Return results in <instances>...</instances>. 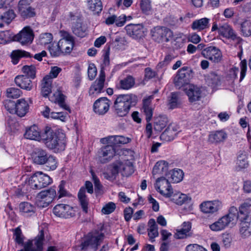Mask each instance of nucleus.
<instances>
[{"instance_id":"nucleus-1","label":"nucleus","mask_w":251,"mask_h":251,"mask_svg":"<svg viewBox=\"0 0 251 251\" xmlns=\"http://www.w3.org/2000/svg\"><path fill=\"white\" fill-rule=\"evenodd\" d=\"M43 139L47 147L54 152L64 151L66 146L65 135L63 133H54L52 128L46 126L42 134Z\"/></svg>"},{"instance_id":"nucleus-2","label":"nucleus","mask_w":251,"mask_h":251,"mask_svg":"<svg viewBox=\"0 0 251 251\" xmlns=\"http://www.w3.org/2000/svg\"><path fill=\"white\" fill-rule=\"evenodd\" d=\"M137 103V97L132 94H121L117 96L113 106L115 114L119 117H125L129 110Z\"/></svg>"},{"instance_id":"nucleus-3","label":"nucleus","mask_w":251,"mask_h":251,"mask_svg":"<svg viewBox=\"0 0 251 251\" xmlns=\"http://www.w3.org/2000/svg\"><path fill=\"white\" fill-rule=\"evenodd\" d=\"M33 162L38 165H44L47 171H53L57 167V160L56 158L49 154L47 151L41 148H36L34 150L31 154Z\"/></svg>"},{"instance_id":"nucleus-4","label":"nucleus","mask_w":251,"mask_h":251,"mask_svg":"<svg viewBox=\"0 0 251 251\" xmlns=\"http://www.w3.org/2000/svg\"><path fill=\"white\" fill-rule=\"evenodd\" d=\"M103 229V226H102L99 229L88 233L81 243V250L87 251L90 249L96 251L105 238V234L102 232Z\"/></svg>"},{"instance_id":"nucleus-5","label":"nucleus","mask_w":251,"mask_h":251,"mask_svg":"<svg viewBox=\"0 0 251 251\" xmlns=\"http://www.w3.org/2000/svg\"><path fill=\"white\" fill-rule=\"evenodd\" d=\"M238 209L231 206L227 214L222 216L218 220L209 226L211 230L215 231H221L226 227H232L236 224L238 219Z\"/></svg>"},{"instance_id":"nucleus-6","label":"nucleus","mask_w":251,"mask_h":251,"mask_svg":"<svg viewBox=\"0 0 251 251\" xmlns=\"http://www.w3.org/2000/svg\"><path fill=\"white\" fill-rule=\"evenodd\" d=\"M75 43L60 39L58 43L53 42L49 47V50L52 56L56 57L61 54L70 53L74 48Z\"/></svg>"},{"instance_id":"nucleus-7","label":"nucleus","mask_w":251,"mask_h":251,"mask_svg":"<svg viewBox=\"0 0 251 251\" xmlns=\"http://www.w3.org/2000/svg\"><path fill=\"white\" fill-rule=\"evenodd\" d=\"M151 34L152 39L158 43L168 42L173 35L170 29L161 26H157L151 29Z\"/></svg>"},{"instance_id":"nucleus-8","label":"nucleus","mask_w":251,"mask_h":251,"mask_svg":"<svg viewBox=\"0 0 251 251\" xmlns=\"http://www.w3.org/2000/svg\"><path fill=\"white\" fill-rule=\"evenodd\" d=\"M192 70L188 67H183L180 69L174 78L175 86L180 88L188 84L192 77Z\"/></svg>"},{"instance_id":"nucleus-9","label":"nucleus","mask_w":251,"mask_h":251,"mask_svg":"<svg viewBox=\"0 0 251 251\" xmlns=\"http://www.w3.org/2000/svg\"><path fill=\"white\" fill-rule=\"evenodd\" d=\"M34 34L29 26H25L14 36V41L19 42L22 45H27L32 43Z\"/></svg>"},{"instance_id":"nucleus-10","label":"nucleus","mask_w":251,"mask_h":251,"mask_svg":"<svg viewBox=\"0 0 251 251\" xmlns=\"http://www.w3.org/2000/svg\"><path fill=\"white\" fill-rule=\"evenodd\" d=\"M44 239V231L41 230L33 241L28 240L25 243L24 249L18 251H42Z\"/></svg>"},{"instance_id":"nucleus-11","label":"nucleus","mask_w":251,"mask_h":251,"mask_svg":"<svg viewBox=\"0 0 251 251\" xmlns=\"http://www.w3.org/2000/svg\"><path fill=\"white\" fill-rule=\"evenodd\" d=\"M201 54L205 58L215 63H219L222 59L221 51L214 46H209L204 48L201 51Z\"/></svg>"},{"instance_id":"nucleus-12","label":"nucleus","mask_w":251,"mask_h":251,"mask_svg":"<svg viewBox=\"0 0 251 251\" xmlns=\"http://www.w3.org/2000/svg\"><path fill=\"white\" fill-rule=\"evenodd\" d=\"M156 190L162 195L169 198L173 194V189L169 180L165 177L158 178L155 184Z\"/></svg>"},{"instance_id":"nucleus-13","label":"nucleus","mask_w":251,"mask_h":251,"mask_svg":"<svg viewBox=\"0 0 251 251\" xmlns=\"http://www.w3.org/2000/svg\"><path fill=\"white\" fill-rule=\"evenodd\" d=\"M53 213L56 216L63 218H69L75 215L72 207L69 205L62 203L57 204L54 207Z\"/></svg>"},{"instance_id":"nucleus-14","label":"nucleus","mask_w":251,"mask_h":251,"mask_svg":"<svg viewBox=\"0 0 251 251\" xmlns=\"http://www.w3.org/2000/svg\"><path fill=\"white\" fill-rule=\"evenodd\" d=\"M56 196V190L53 187L42 191L37 195L38 200L43 203V207L48 206Z\"/></svg>"},{"instance_id":"nucleus-15","label":"nucleus","mask_w":251,"mask_h":251,"mask_svg":"<svg viewBox=\"0 0 251 251\" xmlns=\"http://www.w3.org/2000/svg\"><path fill=\"white\" fill-rule=\"evenodd\" d=\"M222 207V203L219 200L203 201L200 205L201 210L205 214H213L219 210Z\"/></svg>"},{"instance_id":"nucleus-16","label":"nucleus","mask_w":251,"mask_h":251,"mask_svg":"<svg viewBox=\"0 0 251 251\" xmlns=\"http://www.w3.org/2000/svg\"><path fill=\"white\" fill-rule=\"evenodd\" d=\"M114 165L118 173H120L124 176H128L134 173L133 165L128 160L123 162L117 161L114 163Z\"/></svg>"},{"instance_id":"nucleus-17","label":"nucleus","mask_w":251,"mask_h":251,"mask_svg":"<svg viewBox=\"0 0 251 251\" xmlns=\"http://www.w3.org/2000/svg\"><path fill=\"white\" fill-rule=\"evenodd\" d=\"M70 18L71 20H76V22L74 23L72 27L73 33L76 36L83 38L87 35V28L83 25L81 19L77 16L73 15L72 13H70Z\"/></svg>"},{"instance_id":"nucleus-18","label":"nucleus","mask_w":251,"mask_h":251,"mask_svg":"<svg viewBox=\"0 0 251 251\" xmlns=\"http://www.w3.org/2000/svg\"><path fill=\"white\" fill-rule=\"evenodd\" d=\"M110 101L105 97L100 98L94 102L93 110L95 113L100 115L105 114L109 110Z\"/></svg>"},{"instance_id":"nucleus-19","label":"nucleus","mask_w":251,"mask_h":251,"mask_svg":"<svg viewBox=\"0 0 251 251\" xmlns=\"http://www.w3.org/2000/svg\"><path fill=\"white\" fill-rule=\"evenodd\" d=\"M65 98L66 96L62 93L60 88H59L52 96L49 97V100L51 102L57 103L60 107L69 111L70 113L71 110L70 107L65 103Z\"/></svg>"},{"instance_id":"nucleus-20","label":"nucleus","mask_w":251,"mask_h":251,"mask_svg":"<svg viewBox=\"0 0 251 251\" xmlns=\"http://www.w3.org/2000/svg\"><path fill=\"white\" fill-rule=\"evenodd\" d=\"M125 29L127 34L133 38H140L144 35V26L142 24H128Z\"/></svg>"},{"instance_id":"nucleus-21","label":"nucleus","mask_w":251,"mask_h":251,"mask_svg":"<svg viewBox=\"0 0 251 251\" xmlns=\"http://www.w3.org/2000/svg\"><path fill=\"white\" fill-rule=\"evenodd\" d=\"M240 222L239 232L243 238H247L251 235V221L249 217H238Z\"/></svg>"},{"instance_id":"nucleus-22","label":"nucleus","mask_w":251,"mask_h":251,"mask_svg":"<svg viewBox=\"0 0 251 251\" xmlns=\"http://www.w3.org/2000/svg\"><path fill=\"white\" fill-rule=\"evenodd\" d=\"M219 34L228 39L236 40L238 42L241 40L240 37H237L232 27L227 24L219 25Z\"/></svg>"},{"instance_id":"nucleus-23","label":"nucleus","mask_w":251,"mask_h":251,"mask_svg":"<svg viewBox=\"0 0 251 251\" xmlns=\"http://www.w3.org/2000/svg\"><path fill=\"white\" fill-rule=\"evenodd\" d=\"M179 127L175 124L169 125L165 130L161 134L160 138L167 141L173 140L180 131Z\"/></svg>"},{"instance_id":"nucleus-24","label":"nucleus","mask_w":251,"mask_h":251,"mask_svg":"<svg viewBox=\"0 0 251 251\" xmlns=\"http://www.w3.org/2000/svg\"><path fill=\"white\" fill-rule=\"evenodd\" d=\"M16 85L26 91H30L33 88V84L31 79L26 75H19L14 79Z\"/></svg>"},{"instance_id":"nucleus-25","label":"nucleus","mask_w":251,"mask_h":251,"mask_svg":"<svg viewBox=\"0 0 251 251\" xmlns=\"http://www.w3.org/2000/svg\"><path fill=\"white\" fill-rule=\"evenodd\" d=\"M105 80V72L103 70H100L99 77L93 82L90 88V93H92V94L100 93L103 89Z\"/></svg>"},{"instance_id":"nucleus-26","label":"nucleus","mask_w":251,"mask_h":251,"mask_svg":"<svg viewBox=\"0 0 251 251\" xmlns=\"http://www.w3.org/2000/svg\"><path fill=\"white\" fill-rule=\"evenodd\" d=\"M135 84V78L132 76L128 75L116 82L115 87L118 90H127L133 88Z\"/></svg>"},{"instance_id":"nucleus-27","label":"nucleus","mask_w":251,"mask_h":251,"mask_svg":"<svg viewBox=\"0 0 251 251\" xmlns=\"http://www.w3.org/2000/svg\"><path fill=\"white\" fill-rule=\"evenodd\" d=\"M186 93L190 102H194L200 100L201 91L200 88L194 85H190L186 89Z\"/></svg>"},{"instance_id":"nucleus-28","label":"nucleus","mask_w":251,"mask_h":251,"mask_svg":"<svg viewBox=\"0 0 251 251\" xmlns=\"http://www.w3.org/2000/svg\"><path fill=\"white\" fill-rule=\"evenodd\" d=\"M153 98V96H150L143 100L142 109L146 115V119L147 122L151 121L153 115V109L151 106V101Z\"/></svg>"},{"instance_id":"nucleus-29","label":"nucleus","mask_w":251,"mask_h":251,"mask_svg":"<svg viewBox=\"0 0 251 251\" xmlns=\"http://www.w3.org/2000/svg\"><path fill=\"white\" fill-rule=\"evenodd\" d=\"M16 107L14 114H16L20 117L25 116L29 109V105L24 99H21L17 100Z\"/></svg>"},{"instance_id":"nucleus-30","label":"nucleus","mask_w":251,"mask_h":251,"mask_svg":"<svg viewBox=\"0 0 251 251\" xmlns=\"http://www.w3.org/2000/svg\"><path fill=\"white\" fill-rule=\"evenodd\" d=\"M227 138V134L223 130L211 132L208 136V141L213 144L223 142Z\"/></svg>"},{"instance_id":"nucleus-31","label":"nucleus","mask_w":251,"mask_h":251,"mask_svg":"<svg viewBox=\"0 0 251 251\" xmlns=\"http://www.w3.org/2000/svg\"><path fill=\"white\" fill-rule=\"evenodd\" d=\"M100 153V157H103L104 160L101 161L104 163L113 157L115 154V149L112 145H107L101 149Z\"/></svg>"},{"instance_id":"nucleus-32","label":"nucleus","mask_w":251,"mask_h":251,"mask_svg":"<svg viewBox=\"0 0 251 251\" xmlns=\"http://www.w3.org/2000/svg\"><path fill=\"white\" fill-rule=\"evenodd\" d=\"M103 142L107 143H111L114 145L116 144H126L128 143L131 139L128 137L124 136H109L101 139Z\"/></svg>"},{"instance_id":"nucleus-33","label":"nucleus","mask_w":251,"mask_h":251,"mask_svg":"<svg viewBox=\"0 0 251 251\" xmlns=\"http://www.w3.org/2000/svg\"><path fill=\"white\" fill-rule=\"evenodd\" d=\"M171 201L177 205H182L187 204L190 202L191 198L186 194L180 193L179 192L171 194Z\"/></svg>"},{"instance_id":"nucleus-34","label":"nucleus","mask_w":251,"mask_h":251,"mask_svg":"<svg viewBox=\"0 0 251 251\" xmlns=\"http://www.w3.org/2000/svg\"><path fill=\"white\" fill-rule=\"evenodd\" d=\"M52 80L50 76H45L43 77L41 82V94L44 97H48L51 92V84Z\"/></svg>"},{"instance_id":"nucleus-35","label":"nucleus","mask_w":251,"mask_h":251,"mask_svg":"<svg viewBox=\"0 0 251 251\" xmlns=\"http://www.w3.org/2000/svg\"><path fill=\"white\" fill-rule=\"evenodd\" d=\"M210 19L207 18H203L195 20L191 25V28L193 30L201 31L209 28Z\"/></svg>"},{"instance_id":"nucleus-36","label":"nucleus","mask_w":251,"mask_h":251,"mask_svg":"<svg viewBox=\"0 0 251 251\" xmlns=\"http://www.w3.org/2000/svg\"><path fill=\"white\" fill-rule=\"evenodd\" d=\"M24 136L26 139L34 140H39L41 137L39 128L35 125L27 128L25 131Z\"/></svg>"},{"instance_id":"nucleus-37","label":"nucleus","mask_w":251,"mask_h":251,"mask_svg":"<svg viewBox=\"0 0 251 251\" xmlns=\"http://www.w3.org/2000/svg\"><path fill=\"white\" fill-rule=\"evenodd\" d=\"M77 197L83 211L87 213L88 212L89 200L86 195L85 188L84 187H81L79 189Z\"/></svg>"},{"instance_id":"nucleus-38","label":"nucleus","mask_w":251,"mask_h":251,"mask_svg":"<svg viewBox=\"0 0 251 251\" xmlns=\"http://www.w3.org/2000/svg\"><path fill=\"white\" fill-rule=\"evenodd\" d=\"M183 176V171L179 169H175L167 174L168 179L173 183H178L181 181Z\"/></svg>"},{"instance_id":"nucleus-39","label":"nucleus","mask_w":251,"mask_h":251,"mask_svg":"<svg viewBox=\"0 0 251 251\" xmlns=\"http://www.w3.org/2000/svg\"><path fill=\"white\" fill-rule=\"evenodd\" d=\"M19 208L20 212L25 216H31L35 212V207L28 202H21Z\"/></svg>"},{"instance_id":"nucleus-40","label":"nucleus","mask_w":251,"mask_h":251,"mask_svg":"<svg viewBox=\"0 0 251 251\" xmlns=\"http://www.w3.org/2000/svg\"><path fill=\"white\" fill-rule=\"evenodd\" d=\"M15 17L16 14L13 10H0V20L7 25H9Z\"/></svg>"},{"instance_id":"nucleus-41","label":"nucleus","mask_w":251,"mask_h":251,"mask_svg":"<svg viewBox=\"0 0 251 251\" xmlns=\"http://www.w3.org/2000/svg\"><path fill=\"white\" fill-rule=\"evenodd\" d=\"M37 178L35 179L38 181L39 186H41V188L46 187L52 183V178L48 175L40 171L37 172Z\"/></svg>"},{"instance_id":"nucleus-42","label":"nucleus","mask_w":251,"mask_h":251,"mask_svg":"<svg viewBox=\"0 0 251 251\" xmlns=\"http://www.w3.org/2000/svg\"><path fill=\"white\" fill-rule=\"evenodd\" d=\"M168 122V118L166 116L162 115L156 117L154 122V129L160 132L166 127Z\"/></svg>"},{"instance_id":"nucleus-43","label":"nucleus","mask_w":251,"mask_h":251,"mask_svg":"<svg viewBox=\"0 0 251 251\" xmlns=\"http://www.w3.org/2000/svg\"><path fill=\"white\" fill-rule=\"evenodd\" d=\"M88 9L94 14H99L102 10L101 0H87Z\"/></svg>"},{"instance_id":"nucleus-44","label":"nucleus","mask_w":251,"mask_h":251,"mask_svg":"<svg viewBox=\"0 0 251 251\" xmlns=\"http://www.w3.org/2000/svg\"><path fill=\"white\" fill-rule=\"evenodd\" d=\"M30 56V53L29 52L22 50L13 51L11 55L12 62L14 65L18 64L20 59L22 57H28Z\"/></svg>"},{"instance_id":"nucleus-45","label":"nucleus","mask_w":251,"mask_h":251,"mask_svg":"<svg viewBox=\"0 0 251 251\" xmlns=\"http://www.w3.org/2000/svg\"><path fill=\"white\" fill-rule=\"evenodd\" d=\"M251 206V199H247L239 207L238 217H249L248 209Z\"/></svg>"},{"instance_id":"nucleus-46","label":"nucleus","mask_w":251,"mask_h":251,"mask_svg":"<svg viewBox=\"0 0 251 251\" xmlns=\"http://www.w3.org/2000/svg\"><path fill=\"white\" fill-rule=\"evenodd\" d=\"M14 36L10 30L0 31V44H5L14 41Z\"/></svg>"},{"instance_id":"nucleus-47","label":"nucleus","mask_w":251,"mask_h":251,"mask_svg":"<svg viewBox=\"0 0 251 251\" xmlns=\"http://www.w3.org/2000/svg\"><path fill=\"white\" fill-rule=\"evenodd\" d=\"M38 175L37 172L35 173L33 175H32L28 178L26 179L25 180L26 183L29 187L33 189V190H39L41 189V186H39L38 181L36 180L35 178H37Z\"/></svg>"},{"instance_id":"nucleus-48","label":"nucleus","mask_w":251,"mask_h":251,"mask_svg":"<svg viewBox=\"0 0 251 251\" xmlns=\"http://www.w3.org/2000/svg\"><path fill=\"white\" fill-rule=\"evenodd\" d=\"M22 71L30 79H34L36 77V67L33 65H25L23 67Z\"/></svg>"},{"instance_id":"nucleus-49","label":"nucleus","mask_w":251,"mask_h":251,"mask_svg":"<svg viewBox=\"0 0 251 251\" xmlns=\"http://www.w3.org/2000/svg\"><path fill=\"white\" fill-rule=\"evenodd\" d=\"M6 96L12 99H17L23 94L22 91L19 88L9 87L6 89Z\"/></svg>"},{"instance_id":"nucleus-50","label":"nucleus","mask_w":251,"mask_h":251,"mask_svg":"<svg viewBox=\"0 0 251 251\" xmlns=\"http://www.w3.org/2000/svg\"><path fill=\"white\" fill-rule=\"evenodd\" d=\"M151 2V0H140V9L143 13L146 15L150 14L152 10Z\"/></svg>"},{"instance_id":"nucleus-51","label":"nucleus","mask_w":251,"mask_h":251,"mask_svg":"<svg viewBox=\"0 0 251 251\" xmlns=\"http://www.w3.org/2000/svg\"><path fill=\"white\" fill-rule=\"evenodd\" d=\"M237 167L239 169H244L248 167V161L245 154L241 153L237 156L236 161Z\"/></svg>"},{"instance_id":"nucleus-52","label":"nucleus","mask_w":251,"mask_h":251,"mask_svg":"<svg viewBox=\"0 0 251 251\" xmlns=\"http://www.w3.org/2000/svg\"><path fill=\"white\" fill-rule=\"evenodd\" d=\"M19 12L21 16L24 19L33 17L36 15L35 9L30 6L24 9H21V11Z\"/></svg>"},{"instance_id":"nucleus-53","label":"nucleus","mask_w":251,"mask_h":251,"mask_svg":"<svg viewBox=\"0 0 251 251\" xmlns=\"http://www.w3.org/2000/svg\"><path fill=\"white\" fill-rule=\"evenodd\" d=\"M53 39L52 34L50 33H43L40 35L39 42L42 45L50 43Z\"/></svg>"},{"instance_id":"nucleus-54","label":"nucleus","mask_w":251,"mask_h":251,"mask_svg":"<svg viewBox=\"0 0 251 251\" xmlns=\"http://www.w3.org/2000/svg\"><path fill=\"white\" fill-rule=\"evenodd\" d=\"M241 31L243 35L246 37H249L251 35V22L249 20H246L241 25Z\"/></svg>"},{"instance_id":"nucleus-55","label":"nucleus","mask_w":251,"mask_h":251,"mask_svg":"<svg viewBox=\"0 0 251 251\" xmlns=\"http://www.w3.org/2000/svg\"><path fill=\"white\" fill-rule=\"evenodd\" d=\"M13 238H14V240L17 244L18 245L24 246V237L22 234L21 229L19 227H17L14 230Z\"/></svg>"},{"instance_id":"nucleus-56","label":"nucleus","mask_w":251,"mask_h":251,"mask_svg":"<svg viewBox=\"0 0 251 251\" xmlns=\"http://www.w3.org/2000/svg\"><path fill=\"white\" fill-rule=\"evenodd\" d=\"M5 109L10 113L14 114L15 112L16 102L13 100H6L3 101Z\"/></svg>"},{"instance_id":"nucleus-57","label":"nucleus","mask_w":251,"mask_h":251,"mask_svg":"<svg viewBox=\"0 0 251 251\" xmlns=\"http://www.w3.org/2000/svg\"><path fill=\"white\" fill-rule=\"evenodd\" d=\"M180 104L178 99V95L176 93H172L171 97L169 100V105L171 109H174L177 107L178 105Z\"/></svg>"},{"instance_id":"nucleus-58","label":"nucleus","mask_w":251,"mask_h":251,"mask_svg":"<svg viewBox=\"0 0 251 251\" xmlns=\"http://www.w3.org/2000/svg\"><path fill=\"white\" fill-rule=\"evenodd\" d=\"M115 209V204L113 202H109L103 207L101 212L104 214H109L114 212Z\"/></svg>"},{"instance_id":"nucleus-59","label":"nucleus","mask_w":251,"mask_h":251,"mask_svg":"<svg viewBox=\"0 0 251 251\" xmlns=\"http://www.w3.org/2000/svg\"><path fill=\"white\" fill-rule=\"evenodd\" d=\"M109 50L110 48L108 47L107 50L105 51V52L103 54V63L101 64V68L100 70H103L104 71V70L106 69L107 67H108L110 64Z\"/></svg>"},{"instance_id":"nucleus-60","label":"nucleus","mask_w":251,"mask_h":251,"mask_svg":"<svg viewBox=\"0 0 251 251\" xmlns=\"http://www.w3.org/2000/svg\"><path fill=\"white\" fill-rule=\"evenodd\" d=\"M240 67L241 72L239 81L241 82L244 78L246 75L247 70V63L246 60L244 59L241 61L240 63Z\"/></svg>"},{"instance_id":"nucleus-61","label":"nucleus","mask_w":251,"mask_h":251,"mask_svg":"<svg viewBox=\"0 0 251 251\" xmlns=\"http://www.w3.org/2000/svg\"><path fill=\"white\" fill-rule=\"evenodd\" d=\"M97 74V70L95 64L93 63L90 64L89 65L88 69V76L90 80H93Z\"/></svg>"},{"instance_id":"nucleus-62","label":"nucleus","mask_w":251,"mask_h":251,"mask_svg":"<svg viewBox=\"0 0 251 251\" xmlns=\"http://www.w3.org/2000/svg\"><path fill=\"white\" fill-rule=\"evenodd\" d=\"M118 174V171L115 167L113 164V168L111 169L110 173H104L103 176L104 178L109 180H113L116 179V176Z\"/></svg>"},{"instance_id":"nucleus-63","label":"nucleus","mask_w":251,"mask_h":251,"mask_svg":"<svg viewBox=\"0 0 251 251\" xmlns=\"http://www.w3.org/2000/svg\"><path fill=\"white\" fill-rule=\"evenodd\" d=\"M185 250L186 251H207L203 247L197 244H192L187 245Z\"/></svg>"},{"instance_id":"nucleus-64","label":"nucleus","mask_w":251,"mask_h":251,"mask_svg":"<svg viewBox=\"0 0 251 251\" xmlns=\"http://www.w3.org/2000/svg\"><path fill=\"white\" fill-rule=\"evenodd\" d=\"M190 236L191 234L190 232H186L185 229L181 228L177 230L176 232L174 235V237L176 239H184Z\"/></svg>"}]
</instances>
